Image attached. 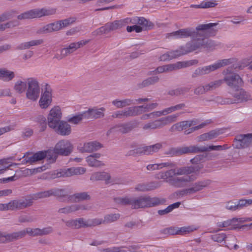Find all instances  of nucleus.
Returning a JSON list of instances; mask_svg holds the SVG:
<instances>
[{"instance_id":"nucleus-1","label":"nucleus","mask_w":252,"mask_h":252,"mask_svg":"<svg viewBox=\"0 0 252 252\" xmlns=\"http://www.w3.org/2000/svg\"><path fill=\"white\" fill-rule=\"evenodd\" d=\"M216 25V23H212L199 25L196 28V30L197 31H201L200 32H196L192 28H186L168 33L166 37L169 38H184L195 35V38L192 39L190 42L187 43L185 46H181L178 50L163 54L160 57V60L161 61L170 60L188 53L200 50L202 49H206L207 50H213L215 48V44L207 37L209 32L207 30Z\"/></svg>"},{"instance_id":"nucleus-2","label":"nucleus","mask_w":252,"mask_h":252,"mask_svg":"<svg viewBox=\"0 0 252 252\" xmlns=\"http://www.w3.org/2000/svg\"><path fill=\"white\" fill-rule=\"evenodd\" d=\"M201 167L198 165L182 167L177 170L171 169L166 172H160L156 175V178L163 179L172 185L180 188L188 182L196 179L197 172Z\"/></svg>"},{"instance_id":"nucleus-3","label":"nucleus","mask_w":252,"mask_h":252,"mask_svg":"<svg viewBox=\"0 0 252 252\" xmlns=\"http://www.w3.org/2000/svg\"><path fill=\"white\" fill-rule=\"evenodd\" d=\"M225 82L231 88L235 89L233 96L235 100L226 98L221 101V104H232L237 102H242L252 99L251 95L243 89H238L243 85V81L240 76L235 73H231L224 78Z\"/></svg>"},{"instance_id":"nucleus-4","label":"nucleus","mask_w":252,"mask_h":252,"mask_svg":"<svg viewBox=\"0 0 252 252\" xmlns=\"http://www.w3.org/2000/svg\"><path fill=\"white\" fill-rule=\"evenodd\" d=\"M28 85L26 93L27 97L31 100H36L39 95L40 88L37 80L34 78H29L25 81H18L14 86V90L19 93L24 92Z\"/></svg>"},{"instance_id":"nucleus-5","label":"nucleus","mask_w":252,"mask_h":252,"mask_svg":"<svg viewBox=\"0 0 252 252\" xmlns=\"http://www.w3.org/2000/svg\"><path fill=\"white\" fill-rule=\"evenodd\" d=\"M116 203L127 205L131 204L134 209L144 207H151L161 203L160 199L157 197L151 198L149 197H141L132 200L128 197L116 198L114 199Z\"/></svg>"},{"instance_id":"nucleus-6","label":"nucleus","mask_w":252,"mask_h":252,"mask_svg":"<svg viewBox=\"0 0 252 252\" xmlns=\"http://www.w3.org/2000/svg\"><path fill=\"white\" fill-rule=\"evenodd\" d=\"M52 231V229L51 227L45 228L42 229L28 228L26 229V231L23 230L9 234H5L0 232V243L8 242L22 238L26 233L29 234L30 236H34L46 235L51 232Z\"/></svg>"},{"instance_id":"nucleus-7","label":"nucleus","mask_w":252,"mask_h":252,"mask_svg":"<svg viewBox=\"0 0 252 252\" xmlns=\"http://www.w3.org/2000/svg\"><path fill=\"white\" fill-rule=\"evenodd\" d=\"M225 145L221 146H209V147L191 146L189 147H184L180 148H172L170 151V154L171 156L180 155L188 153H198L205 152L208 150L221 151L227 149Z\"/></svg>"},{"instance_id":"nucleus-8","label":"nucleus","mask_w":252,"mask_h":252,"mask_svg":"<svg viewBox=\"0 0 252 252\" xmlns=\"http://www.w3.org/2000/svg\"><path fill=\"white\" fill-rule=\"evenodd\" d=\"M236 61L237 60L235 58L219 60L217 63L213 64L196 69L192 74V76L195 77L198 75H202L209 73L210 72L221 67L232 64L236 62Z\"/></svg>"},{"instance_id":"nucleus-9","label":"nucleus","mask_w":252,"mask_h":252,"mask_svg":"<svg viewBox=\"0 0 252 252\" xmlns=\"http://www.w3.org/2000/svg\"><path fill=\"white\" fill-rule=\"evenodd\" d=\"M157 103H152L146 105L145 107L143 106H135L130 107L127 110L119 111L113 115L114 118H122L123 117H128L136 116L142 114L143 112L149 111L157 107Z\"/></svg>"},{"instance_id":"nucleus-10","label":"nucleus","mask_w":252,"mask_h":252,"mask_svg":"<svg viewBox=\"0 0 252 252\" xmlns=\"http://www.w3.org/2000/svg\"><path fill=\"white\" fill-rule=\"evenodd\" d=\"M209 122H205L202 123L200 125L194 126L190 127L192 126L195 125L196 124V121L194 120L191 121H185L180 122L179 123H176L173 125L170 130L172 132L175 131H182L185 130V133L186 134H188L192 133L194 131L199 129L205 126H206L207 124H209Z\"/></svg>"},{"instance_id":"nucleus-11","label":"nucleus","mask_w":252,"mask_h":252,"mask_svg":"<svg viewBox=\"0 0 252 252\" xmlns=\"http://www.w3.org/2000/svg\"><path fill=\"white\" fill-rule=\"evenodd\" d=\"M75 20L74 18H69L64 20L57 21L46 25L39 29L37 32L39 34L47 33L53 32L58 31L63 28L73 23Z\"/></svg>"},{"instance_id":"nucleus-12","label":"nucleus","mask_w":252,"mask_h":252,"mask_svg":"<svg viewBox=\"0 0 252 252\" xmlns=\"http://www.w3.org/2000/svg\"><path fill=\"white\" fill-rule=\"evenodd\" d=\"M56 13V9L54 8H41L31 10L25 12L18 16V19H27L40 18L44 16H48L54 14Z\"/></svg>"},{"instance_id":"nucleus-13","label":"nucleus","mask_w":252,"mask_h":252,"mask_svg":"<svg viewBox=\"0 0 252 252\" xmlns=\"http://www.w3.org/2000/svg\"><path fill=\"white\" fill-rule=\"evenodd\" d=\"M102 220L99 219L86 220L82 218L65 221L66 225L72 228H79L81 227L95 226L100 224Z\"/></svg>"},{"instance_id":"nucleus-14","label":"nucleus","mask_w":252,"mask_h":252,"mask_svg":"<svg viewBox=\"0 0 252 252\" xmlns=\"http://www.w3.org/2000/svg\"><path fill=\"white\" fill-rule=\"evenodd\" d=\"M198 61L193 60L188 62H179L174 64H167L157 67L154 71L156 73H162L165 71H172L173 70L180 69L190 65L196 64Z\"/></svg>"},{"instance_id":"nucleus-15","label":"nucleus","mask_w":252,"mask_h":252,"mask_svg":"<svg viewBox=\"0 0 252 252\" xmlns=\"http://www.w3.org/2000/svg\"><path fill=\"white\" fill-rule=\"evenodd\" d=\"M62 113L61 108L58 106L53 107L50 111L47 117L48 124L50 128H55L61 122Z\"/></svg>"},{"instance_id":"nucleus-16","label":"nucleus","mask_w":252,"mask_h":252,"mask_svg":"<svg viewBox=\"0 0 252 252\" xmlns=\"http://www.w3.org/2000/svg\"><path fill=\"white\" fill-rule=\"evenodd\" d=\"M32 204L31 200H13L7 204H0V210L22 209L31 206Z\"/></svg>"},{"instance_id":"nucleus-17","label":"nucleus","mask_w":252,"mask_h":252,"mask_svg":"<svg viewBox=\"0 0 252 252\" xmlns=\"http://www.w3.org/2000/svg\"><path fill=\"white\" fill-rule=\"evenodd\" d=\"M212 239L218 243H221L223 241H226V246L229 248L232 249V246L234 249H237L238 246L236 244V238L233 235H228L226 237V234L224 233H217L211 235Z\"/></svg>"},{"instance_id":"nucleus-18","label":"nucleus","mask_w":252,"mask_h":252,"mask_svg":"<svg viewBox=\"0 0 252 252\" xmlns=\"http://www.w3.org/2000/svg\"><path fill=\"white\" fill-rule=\"evenodd\" d=\"M73 150V145L68 140L59 141L54 148L56 154L63 156H68Z\"/></svg>"},{"instance_id":"nucleus-19","label":"nucleus","mask_w":252,"mask_h":252,"mask_svg":"<svg viewBox=\"0 0 252 252\" xmlns=\"http://www.w3.org/2000/svg\"><path fill=\"white\" fill-rule=\"evenodd\" d=\"M85 172L86 169L82 167L63 169L58 171L56 175L52 176V178L68 177L73 175L83 174Z\"/></svg>"},{"instance_id":"nucleus-20","label":"nucleus","mask_w":252,"mask_h":252,"mask_svg":"<svg viewBox=\"0 0 252 252\" xmlns=\"http://www.w3.org/2000/svg\"><path fill=\"white\" fill-rule=\"evenodd\" d=\"M184 104H179L175 106L166 108L162 111L154 112L148 114L144 115L142 116V119L145 120L149 118L159 117L162 115H166L176 110L181 109L184 107Z\"/></svg>"},{"instance_id":"nucleus-21","label":"nucleus","mask_w":252,"mask_h":252,"mask_svg":"<svg viewBox=\"0 0 252 252\" xmlns=\"http://www.w3.org/2000/svg\"><path fill=\"white\" fill-rule=\"evenodd\" d=\"M210 181L206 180L195 183L192 187L181 190L180 194L182 195L190 194L203 189L210 184Z\"/></svg>"},{"instance_id":"nucleus-22","label":"nucleus","mask_w":252,"mask_h":252,"mask_svg":"<svg viewBox=\"0 0 252 252\" xmlns=\"http://www.w3.org/2000/svg\"><path fill=\"white\" fill-rule=\"evenodd\" d=\"M252 143V134L240 135L237 136L234 146L236 148H244Z\"/></svg>"},{"instance_id":"nucleus-23","label":"nucleus","mask_w":252,"mask_h":252,"mask_svg":"<svg viewBox=\"0 0 252 252\" xmlns=\"http://www.w3.org/2000/svg\"><path fill=\"white\" fill-rule=\"evenodd\" d=\"M88 42V41L81 40L77 42L71 43L67 47L63 49L61 51V57L56 56L58 59H61L62 58L67 56L68 54L74 52L78 48L85 45Z\"/></svg>"},{"instance_id":"nucleus-24","label":"nucleus","mask_w":252,"mask_h":252,"mask_svg":"<svg viewBox=\"0 0 252 252\" xmlns=\"http://www.w3.org/2000/svg\"><path fill=\"white\" fill-rule=\"evenodd\" d=\"M170 123L167 120V117L161 118L155 121L147 123L143 126V129L145 130H151L161 128Z\"/></svg>"},{"instance_id":"nucleus-25","label":"nucleus","mask_w":252,"mask_h":252,"mask_svg":"<svg viewBox=\"0 0 252 252\" xmlns=\"http://www.w3.org/2000/svg\"><path fill=\"white\" fill-rule=\"evenodd\" d=\"M52 101V93L50 89L46 88L41 94L39 101L40 107L43 109L47 108Z\"/></svg>"},{"instance_id":"nucleus-26","label":"nucleus","mask_w":252,"mask_h":252,"mask_svg":"<svg viewBox=\"0 0 252 252\" xmlns=\"http://www.w3.org/2000/svg\"><path fill=\"white\" fill-rule=\"evenodd\" d=\"M53 153V151L47 150L45 151H39L34 154L32 157H30L27 160V162L32 163L37 161L41 160L46 157H50L49 159H53V158L51 157V154Z\"/></svg>"},{"instance_id":"nucleus-27","label":"nucleus","mask_w":252,"mask_h":252,"mask_svg":"<svg viewBox=\"0 0 252 252\" xmlns=\"http://www.w3.org/2000/svg\"><path fill=\"white\" fill-rule=\"evenodd\" d=\"M162 147L160 143L143 147H140L135 150L134 153L139 154L150 155L157 152Z\"/></svg>"},{"instance_id":"nucleus-28","label":"nucleus","mask_w":252,"mask_h":252,"mask_svg":"<svg viewBox=\"0 0 252 252\" xmlns=\"http://www.w3.org/2000/svg\"><path fill=\"white\" fill-rule=\"evenodd\" d=\"M59 134L63 136L68 135L70 134L71 128L70 126L66 122L62 121L60 122L57 127L52 128Z\"/></svg>"},{"instance_id":"nucleus-29","label":"nucleus","mask_w":252,"mask_h":252,"mask_svg":"<svg viewBox=\"0 0 252 252\" xmlns=\"http://www.w3.org/2000/svg\"><path fill=\"white\" fill-rule=\"evenodd\" d=\"M91 180L93 181L103 180L105 181L106 184L112 183L111 177L108 173L105 172H97L93 173L90 178Z\"/></svg>"},{"instance_id":"nucleus-30","label":"nucleus","mask_w":252,"mask_h":252,"mask_svg":"<svg viewBox=\"0 0 252 252\" xmlns=\"http://www.w3.org/2000/svg\"><path fill=\"white\" fill-rule=\"evenodd\" d=\"M104 108L100 109H91L85 112V118L86 119H97L102 117L104 116Z\"/></svg>"},{"instance_id":"nucleus-31","label":"nucleus","mask_w":252,"mask_h":252,"mask_svg":"<svg viewBox=\"0 0 252 252\" xmlns=\"http://www.w3.org/2000/svg\"><path fill=\"white\" fill-rule=\"evenodd\" d=\"M129 18H126L123 20H116L111 23H107L106 24L108 32L115 30L125 26L126 24L129 23Z\"/></svg>"},{"instance_id":"nucleus-32","label":"nucleus","mask_w":252,"mask_h":252,"mask_svg":"<svg viewBox=\"0 0 252 252\" xmlns=\"http://www.w3.org/2000/svg\"><path fill=\"white\" fill-rule=\"evenodd\" d=\"M64 190L60 189H54L50 190L39 192L35 195V198H43L52 195L56 196H64Z\"/></svg>"},{"instance_id":"nucleus-33","label":"nucleus","mask_w":252,"mask_h":252,"mask_svg":"<svg viewBox=\"0 0 252 252\" xmlns=\"http://www.w3.org/2000/svg\"><path fill=\"white\" fill-rule=\"evenodd\" d=\"M133 126L130 123L125 125H121L120 126H116L111 128L108 132L107 134L109 135L111 133L118 132L122 133H126L130 131Z\"/></svg>"},{"instance_id":"nucleus-34","label":"nucleus","mask_w":252,"mask_h":252,"mask_svg":"<svg viewBox=\"0 0 252 252\" xmlns=\"http://www.w3.org/2000/svg\"><path fill=\"white\" fill-rule=\"evenodd\" d=\"M99 154H94L91 155L86 158V161L90 166L100 167L104 165L101 161L97 159L100 158Z\"/></svg>"},{"instance_id":"nucleus-35","label":"nucleus","mask_w":252,"mask_h":252,"mask_svg":"<svg viewBox=\"0 0 252 252\" xmlns=\"http://www.w3.org/2000/svg\"><path fill=\"white\" fill-rule=\"evenodd\" d=\"M101 144L96 141L89 142L84 144L81 147V151L85 152H92L100 148Z\"/></svg>"},{"instance_id":"nucleus-36","label":"nucleus","mask_w":252,"mask_h":252,"mask_svg":"<svg viewBox=\"0 0 252 252\" xmlns=\"http://www.w3.org/2000/svg\"><path fill=\"white\" fill-rule=\"evenodd\" d=\"M10 15L9 13H4L2 14L1 16H0V22L4 21L6 19H9ZM18 25V22L17 21H15L12 22H9L5 24L0 23V31H2L6 28L13 27Z\"/></svg>"},{"instance_id":"nucleus-37","label":"nucleus","mask_w":252,"mask_h":252,"mask_svg":"<svg viewBox=\"0 0 252 252\" xmlns=\"http://www.w3.org/2000/svg\"><path fill=\"white\" fill-rule=\"evenodd\" d=\"M220 134V130H212L209 132L200 135L198 137V141L202 142L210 140L216 138Z\"/></svg>"},{"instance_id":"nucleus-38","label":"nucleus","mask_w":252,"mask_h":252,"mask_svg":"<svg viewBox=\"0 0 252 252\" xmlns=\"http://www.w3.org/2000/svg\"><path fill=\"white\" fill-rule=\"evenodd\" d=\"M88 208L84 205H73L70 206H67L59 209L60 213L68 214L79 210L87 209Z\"/></svg>"},{"instance_id":"nucleus-39","label":"nucleus","mask_w":252,"mask_h":252,"mask_svg":"<svg viewBox=\"0 0 252 252\" xmlns=\"http://www.w3.org/2000/svg\"><path fill=\"white\" fill-rule=\"evenodd\" d=\"M175 164L171 162H166L160 163L149 164L147 166L148 170H155L162 169L164 167H174Z\"/></svg>"},{"instance_id":"nucleus-40","label":"nucleus","mask_w":252,"mask_h":252,"mask_svg":"<svg viewBox=\"0 0 252 252\" xmlns=\"http://www.w3.org/2000/svg\"><path fill=\"white\" fill-rule=\"evenodd\" d=\"M43 42V39L33 40L29 42L21 43L18 47V49L24 50L30 48L31 46L41 44Z\"/></svg>"},{"instance_id":"nucleus-41","label":"nucleus","mask_w":252,"mask_h":252,"mask_svg":"<svg viewBox=\"0 0 252 252\" xmlns=\"http://www.w3.org/2000/svg\"><path fill=\"white\" fill-rule=\"evenodd\" d=\"M159 186L158 183H151L147 185L140 184L135 188L137 190L145 191L154 189Z\"/></svg>"},{"instance_id":"nucleus-42","label":"nucleus","mask_w":252,"mask_h":252,"mask_svg":"<svg viewBox=\"0 0 252 252\" xmlns=\"http://www.w3.org/2000/svg\"><path fill=\"white\" fill-rule=\"evenodd\" d=\"M14 77L13 72L9 71L6 69H0V79L3 81H10Z\"/></svg>"},{"instance_id":"nucleus-43","label":"nucleus","mask_w":252,"mask_h":252,"mask_svg":"<svg viewBox=\"0 0 252 252\" xmlns=\"http://www.w3.org/2000/svg\"><path fill=\"white\" fill-rule=\"evenodd\" d=\"M90 199V196L86 192H81L74 194L69 197L71 201L78 202Z\"/></svg>"},{"instance_id":"nucleus-44","label":"nucleus","mask_w":252,"mask_h":252,"mask_svg":"<svg viewBox=\"0 0 252 252\" xmlns=\"http://www.w3.org/2000/svg\"><path fill=\"white\" fill-rule=\"evenodd\" d=\"M85 118V112L72 117H68L67 121L73 124H78Z\"/></svg>"},{"instance_id":"nucleus-45","label":"nucleus","mask_w":252,"mask_h":252,"mask_svg":"<svg viewBox=\"0 0 252 252\" xmlns=\"http://www.w3.org/2000/svg\"><path fill=\"white\" fill-rule=\"evenodd\" d=\"M191 88V87H188L178 88L175 90L170 91L169 92V94L171 95H178L180 94H183L189 92Z\"/></svg>"},{"instance_id":"nucleus-46","label":"nucleus","mask_w":252,"mask_h":252,"mask_svg":"<svg viewBox=\"0 0 252 252\" xmlns=\"http://www.w3.org/2000/svg\"><path fill=\"white\" fill-rule=\"evenodd\" d=\"M129 23H136L140 25L147 27L148 26V21L143 17H134L133 19L129 18Z\"/></svg>"},{"instance_id":"nucleus-47","label":"nucleus","mask_w":252,"mask_h":252,"mask_svg":"<svg viewBox=\"0 0 252 252\" xmlns=\"http://www.w3.org/2000/svg\"><path fill=\"white\" fill-rule=\"evenodd\" d=\"M131 101V100L128 99L122 100H115L113 101L112 103L117 108H122L130 105Z\"/></svg>"},{"instance_id":"nucleus-48","label":"nucleus","mask_w":252,"mask_h":252,"mask_svg":"<svg viewBox=\"0 0 252 252\" xmlns=\"http://www.w3.org/2000/svg\"><path fill=\"white\" fill-rule=\"evenodd\" d=\"M119 217L120 215L119 214H115L106 216L103 220L100 219H98L102 220V222L100 223L101 224L102 223H110L114 222L117 220Z\"/></svg>"},{"instance_id":"nucleus-49","label":"nucleus","mask_w":252,"mask_h":252,"mask_svg":"<svg viewBox=\"0 0 252 252\" xmlns=\"http://www.w3.org/2000/svg\"><path fill=\"white\" fill-rule=\"evenodd\" d=\"M223 81H225L224 80H218L215 81L214 82H210L208 84L206 85V89L207 91H211L213 90L214 89H215L216 88L219 87L220 86L221 84L223 83Z\"/></svg>"},{"instance_id":"nucleus-50","label":"nucleus","mask_w":252,"mask_h":252,"mask_svg":"<svg viewBox=\"0 0 252 252\" xmlns=\"http://www.w3.org/2000/svg\"><path fill=\"white\" fill-rule=\"evenodd\" d=\"M217 5V3L215 1H204L202 2L199 5H191V7L196 8H210L214 7Z\"/></svg>"},{"instance_id":"nucleus-51","label":"nucleus","mask_w":252,"mask_h":252,"mask_svg":"<svg viewBox=\"0 0 252 252\" xmlns=\"http://www.w3.org/2000/svg\"><path fill=\"white\" fill-rule=\"evenodd\" d=\"M236 218H233L232 220H228L223 222H218L217 226L220 228H225L232 225V223L234 222V220H237Z\"/></svg>"},{"instance_id":"nucleus-52","label":"nucleus","mask_w":252,"mask_h":252,"mask_svg":"<svg viewBox=\"0 0 252 252\" xmlns=\"http://www.w3.org/2000/svg\"><path fill=\"white\" fill-rule=\"evenodd\" d=\"M237 204L238 209H241L244 207H248L252 204V199H240Z\"/></svg>"},{"instance_id":"nucleus-53","label":"nucleus","mask_w":252,"mask_h":252,"mask_svg":"<svg viewBox=\"0 0 252 252\" xmlns=\"http://www.w3.org/2000/svg\"><path fill=\"white\" fill-rule=\"evenodd\" d=\"M45 166H41L34 169H26L24 170L25 173L28 175H32L46 170Z\"/></svg>"},{"instance_id":"nucleus-54","label":"nucleus","mask_w":252,"mask_h":252,"mask_svg":"<svg viewBox=\"0 0 252 252\" xmlns=\"http://www.w3.org/2000/svg\"><path fill=\"white\" fill-rule=\"evenodd\" d=\"M196 229L193 228L191 226L182 227L178 228V234H186L191 232L193 231Z\"/></svg>"},{"instance_id":"nucleus-55","label":"nucleus","mask_w":252,"mask_h":252,"mask_svg":"<svg viewBox=\"0 0 252 252\" xmlns=\"http://www.w3.org/2000/svg\"><path fill=\"white\" fill-rule=\"evenodd\" d=\"M158 78L157 76L150 77V78L144 80L143 82V83L142 84V87H145L149 85L153 84L155 82H157L158 81Z\"/></svg>"},{"instance_id":"nucleus-56","label":"nucleus","mask_w":252,"mask_h":252,"mask_svg":"<svg viewBox=\"0 0 252 252\" xmlns=\"http://www.w3.org/2000/svg\"><path fill=\"white\" fill-rule=\"evenodd\" d=\"M107 29L106 28V25L104 26L101 27L99 29L96 30L93 32V35H100L103 33H106L108 32Z\"/></svg>"},{"instance_id":"nucleus-57","label":"nucleus","mask_w":252,"mask_h":252,"mask_svg":"<svg viewBox=\"0 0 252 252\" xmlns=\"http://www.w3.org/2000/svg\"><path fill=\"white\" fill-rule=\"evenodd\" d=\"M126 30L128 32H130L132 31H135L136 32L139 33L142 32V28L141 26L138 25H134L132 26H127Z\"/></svg>"},{"instance_id":"nucleus-58","label":"nucleus","mask_w":252,"mask_h":252,"mask_svg":"<svg viewBox=\"0 0 252 252\" xmlns=\"http://www.w3.org/2000/svg\"><path fill=\"white\" fill-rule=\"evenodd\" d=\"M38 121L41 126V131H44L46 128V119L45 117L40 116L38 118Z\"/></svg>"},{"instance_id":"nucleus-59","label":"nucleus","mask_w":252,"mask_h":252,"mask_svg":"<svg viewBox=\"0 0 252 252\" xmlns=\"http://www.w3.org/2000/svg\"><path fill=\"white\" fill-rule=\"evenodd\" d=\"M252 61V56L250 58L245 59L242 61V64L240 67H245L249 65V68L252 70V63L250 62Z\"/></svg>"},{"instance_id":"nucleus-60","label":"nucleus","mask_w":252,"mask_h":252,"mask_svg":"<svg viewBox=\"0 0 252 252\" xmlns=\"http://www.w3.org/2000/svg\"><path fill=\"white\" fill-rule=\"evenodd\" d=\"M226 208L231 211H235L238 209L237 204L232 201H229L227 203Z\"/></svg>"},{"instance_id":"nucleus-61","label":"nucleus","mask_w":252,"mask_h":252,"mask_svg":"<svg viewBox=\"0 0 252 252\" xmlns=\"http://www.w3.org/2000/svg\"><path fill=\"white\" fill-rule=\"evenodd\" d=\"M206 89V85L204 86H199L195 89L194 93L196 94H201L205 93L206 92H207Z\"/></svg>"},{"instance_id":"nucleus-62","label":"nucleus","mask_w":252,"mask_h":252,"mask_svg":"<svg viewBox=\"0 0 252 252\" xmlns=\"http://www.w3.org/2000/svg\"><path fill=\"white\" fill-rule=\"evenodd\" d=\"M14 126L13 125L12 126H6L0 128V135L3 134V133L10 131L11 130L14 129Z\"/></svg>"},{"instance_id":"nucleus-63","label":"nucleus","mask_w":252,"mask_h":252,"mask_svg":"<svg viewBox=\"0 0 252 252\" xmlns=\"http://www.w3.org/2000/svg\"><path fill=\"white\" fill-rule=\"evenodd\" d=\"M167 233L170 235H175L178 234V228L171 227L166 230Z\"/></svg>"},{"instance_id":"nucleus-64","label":"nucleus","mask_w":252,"mask_h":252,"mask_svg":"<svg viewBox=\"0 0 252 252\" xmlns=\"http://www.w3.org/2000/svg\"><path fill=\"white\" fill-rule=\"evenodd\" d=\"M179 114H176L168 116H167V120H168V121L169 122V123L170 124L172 123L177 120V118L179 117Z\"/></svg>"}]
</instances>
